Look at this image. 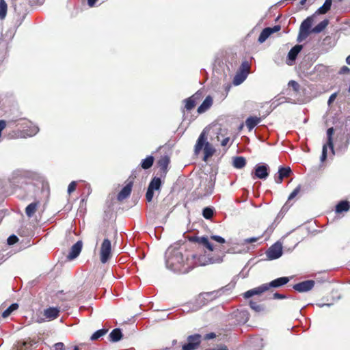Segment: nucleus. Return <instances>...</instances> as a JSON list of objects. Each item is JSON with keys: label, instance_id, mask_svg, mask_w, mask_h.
Returning <instances> with one entry per match:
<instances>
[{"label": "nucleus", "instance_id": "f257e3e1", "mask_svg": "<svg viewBox=\"0 0 350 350\" xmlns=\"http://www.w3.org/2000/svg\"><path fill=\"white\" fill-rule=\"evenodd\" d=\"M187 260L180 250H174L167 258L166 265L174 271H184L187 269L184 267Z\"/></svg>", "mask_w": 350, "mask_h": 350}, {"label": "nucleus", "instance_id": "f03ea898", "mask_svg": "<svg viewBox=\"0 0 350 350\" xmlns=\"http://www.w3.org/2000/svg\"><path fill=\"white\" fill-rule=\"evenodd\" d=\"M207 137L204 131H203L198 137L196 144L194 146V153L198 155L202 150L204 152V161H206L211 157L215 152V149L209 142H206Z\"/></svg>", "mask_w": 350, "mask_h": 350}, {"label": "nucleus", "instance_id": "7ed1b4c3", "mask_svg": "<svg viewBox=\"0 0 350 350\" xmlns=\"http://www.w3.org/2000/svg\"><path fill=\"white\" fill-rule=\"evenodd\" d=\"M111 242L109 239L106 238L101 243L100 249V260L102 263H106L111 258Z\"/></svg>", "mask_w": 350, "mask_h": 350}, {"label": "nucleus", "instance_id": "20e7f679", "mask_svg": "<svg viewBox=\"0 0 350 350\" xmlns=\"http://www.w3.org/2000/svg\"><path fill=\"white\" fill-rule=\"evenodd\" d=\"M202 342V336L199 334L190 335L187 338V342L182 346V350H196Z\"/></svg>", "mask_w": 350, "mask_h": 350}, {"label": "nucleus", "instance_id": "39448f33", "mask_svg": "<svg viewBox=\"0 0 350 350\" xmlns=\"http://www.w3.org/2000/svg\"><path fill=\"white\" fill-rule=\"evenodd\" d=\"M202 342V336L199 334L190 335L187 338V342L182 346V350H196Z\"/></svg>", "mask_w": 350, "mask_h": 350}, {"label": "nucleus", "instance_id": "423d86ee", "mask_svg": "<svg viewBox=\"0 0 350 350\" xmlns=\"http://www.w3.org/2000/svg\"><path fill=\"white\" fill-rule=\"evenodd\" d=\"M314 17V15L308 17V35L311 33H319L323 31L329 25V20L324 19L321 23H319L317 26H315L313 28H311Z\"/></svg>", "mask_w": 350, "mask_h": 350}, {"label": "nucleus", "instance_id": "0eeeda50", "mask_svg": "<svg viewBox=\"0 0 350 350\" xmlns=\"http://www.w3.org/2000/svg\"><path fill=\"white\" fill-rule=\"evenodd\" d=\"M269 167L267 164L261 163L255 166L254 172L252 173V178L259 179H266L269 174Z\"/></svg>", "mask_w": 350, "mask_h": 350}, {"label": "nucleus", "instance_id": "6e6552de", "mask_svg": "<svg viewBox=\"0 0 350 350\" xmlns=\"http://www.w3.org/2000/svg\"><path fill=\"white\" fill-rule=\"evenodd\" d=\"M291 174L293 172L289 166H280L278 173L274 175L275 182L281 184L284 178H288Z\"/></svg>", "mask_w": 350, "mask_h": 350}, {"label": "nucleus", "instance_id": "1a4fd4ad", "mask_svg": "<svg viewBox=\"0 0 350 350\" xmlns=\"http://www.w3.org/2000/svg\"><path fill=\"white\" fill-rule=\"evenodd\" d=\"M133 185V177L128 178L126 181V185L122 189V190L118 193L117 199L118 201L121 202L124 199L127 198L131 193L132 187Z\"/></svg>", "mask_w": 350, "mask_h": 350}, {"label": "nucleus", "instance_id": "9d476101", "mask_svg": "<svg viewBox=\"0 0 350 350\" xmlns=\"http://www.w3.org/2000/svg\"><path fill=\"white\" fill-rule=\"evenodd\" d=\"M203 97L202 92L198 91L191 96L184 100L185 105V108L187 111H190L196 105L197 103L199 102Z\"/></svg>", "mask_w": 350, "mask_h": 350}, {"label": "nucleus", "instance_id": "9b49d317", "mask_svg": "<svg viewBox=\"0 0 350 350\" xmlns=\"http://www.w3.org/2000/svg\"><path fill=\"white\" fill-rule=\"evenodd\" d=\"M268 259L275 260L282 255V246L280 243H275L271 245L266 252Z\"/></svg>", "mask_w": 350, "mask_h": 350}, {"label": "nucleus", "instance_id": "f8f14e48", "mask_svg": "<svg viewBox=\"0 0 350 350\" xmlns=\"http://www.w3.org/2000/svg\"><path fill=\"white\" fill-rule=\"evenodd\" d=\"M303 49V45L296 44L288 53L286 64L288 66H293L295 64L297 55Z\"/></svg>", "mask_w": 350, "mask_h": 350}, {"label": "nucleus", "instance_id": "ddd939ff", "mask_svg": "<svg viewBox=\"0 0 350 350\" xmlns=\"http://www.w3.org/2000/svg\"><path fill=\"white\" fill-rule=\"evenodd\" d=\"M188 239L191 242L198 243V244L203 245L210 252H213L215 249L213 245L208 241L207 237L191 236L189 237Z\"/></svg>", "mask_w": 350, "mask_h": 350}, {"label": "nucleus", "instance_id": "4468645a", "mask_svg": "<svg viewBox=\"0 0 350 350\" xmlns=\"http://www.w3.org/2000/svg\"><path fill=\"white\" fill-rule=\"evenodd\" d=\"M170 159L167 155H164L161 157L157 162V165L159 167V175L161 177L163 178L166 176L167 172V167L170 164Z\"/></svg>", "mask_w": 350, "mask_h": 350}, {"label": "nucleus", "instance_id": "2eb2a0df", "mask_svg": "<svg viewBox=\"0 0 350 350\" xmlns=\"http://www.w3.org/2000/svg\"><path fill=\"white\" fill-rule=\"evenodd\" d=\"M281 29V26L279 25H275L273 27H266L261 31L258 41L260 43H263L272 33L279 31Z\"/></svg>", "mask_w": 350, "mask_h": 350}, {"label": "nucleus", "instance_id": "dca6fc26", "mask_svg": "<svg viewBox=\"0 0 350 350\" xmlns=\"http://www.w3.org/2000/svg\"><path fill=\"white\" fill-rule=\"evenodd\" d=\"M268 286L265 284H262V285L250 289L243 293V297L245 299L250 298L254 295H260L263 293L268 291Z\"/></svg>", "mask_w": 350, "mask_h": 350}, {"label": "nucleus", "instance_id": "f3484780", "mask_svg": "<svg viewBox=\"0 0 350 350\" xmlns=\"http://www.w3.org/2000/svg\"><path fill=\"white\" fill-rule=\"evenodd\" d=\"M83 247V242L81 241H78L75 244H74L67 256V259L69 260H72L76 258L81 252Z\"/></svg>", "mask_w": 350, "mask_h": 350}, {"label": "nucleus", "instance_id": "a211bd4d", "mask_svg": "<svg viewBox=\"0 0 350 350\" xmlns=\"http://www.w3.org/2000/svg\"><path fill=\"white\" fill-rule=\"evenodd\" d=\"M290 281V278L288 277H281L277 279H275L271 281L269 283H266V285L268 286L269 291L271 288H279L282 286H284Z\"/></svg>", "mask_w": 350, "mask_h": 350}, {"label": "nucleus", "instance_id": "6ab92c4d", "mask_svg": "<svg viewBox=\"0 0 350 350\" xmlns=\"http://www.w3.org/2000/svg\"><path fill=\"white\" fill-rule=\"evenodd\" d=\"M304 194V187L301 185H297L290 193L285 206H288L294 199H298Z\"/></svg>", "mask_w": 350, "mask_h": 350}, {"label": "nucleus", "instance_id": "aec40b11", "mask_svg": "<svg viewBox=\"0 0 350 350\" xmlns=\"http://www.w3.org/2000/svg\"><path fill=\"white\" fill-rule=\"evenodd\" d=\"M59 308L50 307L44 310V316L49 320H54L59 317Z\"/></svg>", "mask_w": 350, "mask_h": 350}, {"label": "nucleus", "instance_id": "412c9836", "mask_svg": "<svg viewBox=\"0 0 350 350\" xmlns=\"http://www.w3.org/2000/svg\"><path fill=\"white\" fill-rule=\"evenodd\" d=\"M213 100L211 96H207L202 103L198 108V113H202L207 111L213 105Z\"/></svg>", "mask_w": 350, "mask_h": 350}, {"label": "nucleus", "instance_id": "4be33fe9", "mask_svg": "<svg viewBox=\"0 0 350 350\" xmlns=\"http://www.w3.org/2000/svg\"><path fill=\"white\" fill-rule=\"evenodd\" d=\"M260 118L256 116H250L245 120V125L248 130L252 131L258 124L260 122Z\"/></svg>", "mask_w": 350, "mask_h": 350}, {"label": "nucleus", "instance_id": "5701e85b", "mask_svg": "<svg viewBox=\"0 0 350 350\" xmlns=\"http://www.w3.org/2000/svg\"><path fill=\"white\" fill-rule=\"evenodd\" d=\"M350 205L349 202L347 200H342L339 202L336 206L335 211L336 213H342L343 212H347L349 210Z\"/></svg>", "mask_w": 350, "mask_h": 350}, {"label": "nucleus", "instance_id": "b1692460", "mask_svg": "<svg viewBox=\"0 0 350 350\" xmlns=\"http://www.w3.org/2000/svg\"><path fill=\"white\" fill-rule=\"evenodd\" d=\"M40 204L38 201L29 204L25 208V213L28 217H31L36 212L38 207Z\"/></svg>", "mask_w": 350, "mask_h": 350}, {"label": "nucleus", "instance_id": "393cba45", "mask_svg": "<svg viewBox=\"0 0 350 350\" xmlns=\"http://www.w3.org/2000/svg\"><path fill=\"white\" fill-rule=\"evenodd\" d=\"M306 38V19L304 20L300 25L299 33L297 37V41L301 42Z\"/></svg>", "mask_w": 350, "mask_h": 350}, {"label": "nucleus", "instance_id": "a878e982", "mask_svg": "<svg viewBox=\"0 0 350 350\" xmlns=\"http://www.w3.org/2000/svg\"><path fill=\"white\" fill-rule=\"evenodd\" d=\"M161 178L162 177H161V176L160 177H154L150 182V183L148 185V187L153 189L154 191L159 190L161 187V185H162Z\"/></svg>", "mask_w": 350, "mask_h": 350}, {"label": "nucleus", "instance_id": "bb28decb", "mask_svg": "<svg viewBox=\"0 0 350 350\" xmlns=\"http://www.w3.org/2000/svg\"><path fill=\"white\" fill-rule=\"evenodd\" d=\"M154 159L152 156H148L146 159H143L141 162V167L144 170L150 169L153 163Z\"/></svg>", "mask_w": 350, "mask_h": 350}, {"label": "nucleus", "instance_id": "cd10ccee", "mask_svg": "<svg viewBox=\"0 0 350 350\" xmlns=\"http://www.w3.org/2000/svg\"><path fill=\"white\" fill-rule=\"evenodd\" d=\"M122 337L121 330L118 328L114 329L109 334V340L112 342H118Z\"/></svg>", "mask_w": 350, "mask_h": 350}, {"label": "nucleus", "instance_id": "c85d7f7f", "mask_svg": "<svg viewBox=\"0 0 350 350\" xmlns=\"http://www.w3.org/2000/svg\"><path fill=\"white\" fill-rule=\"evenodd\" d=\"M246 165V160L243 157H236L233 159V166L237 169H241Z\"/></svg>", "mask_w": 350, "mask_h": 350}, {"label": "nucleus", "instance_id": "c756f323", "mask_svg": "<svg viewBox=\"0 0 350 350\" xmlns=\"http://www.w3.org/2000/svg\"><path fill=\"white\" fill-rule=\"evenodd\" d=\"M332 3V0H325L323 5L317 10L316 13L320 14H326L330 10Z\"/></svg>", "mask_w": 350, "mask_h": 350}, {"label": "nucleus", "instance_id": "7c9ffc66", "mask_svg": "<svg viewBox=\"0 0 350 350\" xmlns=\"http://www.w3.org/2000/svg\"><path fill=\"white\" fill-rule=\"evenodd\" d=\"M290 90H292L295 96L298 95L300 93L301 88L299 84L295 81L291 80L288 83Z\"/></svg>", "mask_w": 350, "mask_h": 350}, {"label": "nucleus", "instance_id": "2f4dec72", "mask_svg": "<svg viewBox=\"0 0 350 350\" xmlns=\"http://www.w3.org/2000/svg\"><path fill=\"white\" fill-rule=\"evenodd\" d=\"M8 5L5 0H0V20H3L7 15Z\"/></svg>", "mask_w": 350, "mask_h": 350}, {"label": "nucleus", "instance_id": "473e14b6", "mask_svg": "<svg viewBox=\"0 0 350 350\" xmlns=\"http://www.w3.org/2000/svg\"><path fill=\"white\" fill-rule=\"evenodd\" d=\"M250 64L247 61H244L242 62L238 71L247 77V75L250 73Z\"/></svg>", "mask_w": 350, "mask_h": 350}, {"label": "nucleus", "instance_id": "72a5a7b5", "mask_svg": "<svg viewBox=\"0 0 350 350\" xmlns=\"http://www.w3.org/2000/svg\"><path fill=\"white\" fill-rule=\"evenodd\" d=\"M247 76L237 71V74L234 77L233 83L235 85H239L241 83H242L245 80Z\"/></svg>", "mask_w": 350, "mask_h": 350}, {"label": "nucleus", "instance_id": "f704fd0d", "mask_svg": "<svg viewBox=\"0 0 350 350\" xmlns=\"http://www.w3.org/2000/svg\"><path fill=\"white\" fill-rule=\"evenodd\" d=\"M18 308V305L17 304H11L3 313L2 317L3 318H7L9 317L11 313L16 310Z\"/></svg>", "mask_w": 350, "mask_h": 350}, {"label": "nucleus", "instance_id": "c9c22d12", "mask_svg": "<svg viewBox=\"0 0 350 350\" xmlns=\"http://www.w3.org/2000/svg\"><path fill=\"white\" fill-rule=\"evenodd\" d=\"M250 306L253 310L258 312H262L265 310L263 305L258 304L257 302L252 300L250 301Z\"/></svg>", "mask_w": 350, "mask_h": 350}, {"label": "nucleus", "instance_id": "e433bc0d", "mask_svg": "<svg viewBox=\"0 0 350 350\" xmlns=\"http://www.w3.org/2000/svg\"><path fill=\"white\" fill-rule=\"evenodd\" d=\"M107 329H100L99 330H97L92 335L90 339L92 340H98L99 338L104 336L107 332Z\"/></svg>", "mask_w": 350, "mask_h": 350}, {"label": "nucleus", "instance_id": "4c0bfd02", "mask_svg": "<svg viewBox=\"0 0 350 350\" xmlns=\"http://www.w3.org/2000/svg\"><path fill=\"white\" fill-rule=\"evenodd\" d=\"M334 129L332 127L329 128L327 131V144L331 149H333L334 144L332 140V136L334 135Z\"/></svg>", "mask_w": 350, "mask_h": 350}, {"label": "nucleus", "instance_id": "58836bf2", "mask_svg": "<svg viewBox=\"0 0 350 350\" xmlns=\"http://www.w3.org/2000/svg\"><path fill=\"white\" fill-rule=\"evenodd\" d=\"M213 209L210 207H206L202 211V215L206 219H210L213 217Z\"/></svg>", "mask_w": 350, "mask_h": 350}, {"label": "nucleus", "instance_id": "ea45409f", "mask_svg": "<svg viewBox=\"0 0 350 350\" xmlns=\"http://www.w3.org/2000/svg\"><path fill=\"white\" fill-rule=\"evenodd\" d=\"M295 291L298 292H306V281H303L298 284H296L293 287Z\"/></svg>", "mask_w": 350, "mask_h": 350}, {"label": "nucleus", "instance_id": "a19ab883", "mask_svg": "<svg viewBox=\"0 0 350 350\" xmlns=\"http://www.w3.org/2000/svg\"><path fill=\"white\" fill-rule=\"evenodd\" d=\"M323 282L324 280H317L316 281L313 280H308V291H310L315 284L320 286Z\"/></svg>", "mask_w": 350, "mask_h": 350}, {"label": "nucleus", "instance_id": "79ce46f5", "mask_svg": "<svg viewBox=\"0 0 350 350\" xmlns=\"http://www.w3.org/2000/svg\"><path fill=\"white\" fill-rule=\"evenodd\" d=\"M154 196V190L148 187V189L146 193V200L150 202L152 201Z\"/></svg>", "mask_w": 350, "mask_h": 350}, {"label": "nucleus", "instance_id": "37998d69", "mask_svg": "<svg viewBox=\"0 0 350 350\" xmlns=\"http://www.w3.org/2000/svg\"><path fill=\"white\" fill-rule=\"evenodd\" d=\"M211 239L214 240L221 244L226 243V240L223 237L218 236V235L211 236Z\"/></svg>", "mask_w": 350, "mask_h": 350}, {"label": "nucleus", "instance_id": "c03bdc74", "mask_svg": "<svg viewBox=\"0 0 350 350\" xmlns=\"http://www.w3.org/2000/svg\"><path fill=\"white\" fill-rule=\"evenodd\" d=\"M77 183L75 181H72L68 187V193H71L76 190Z\"/></svg>", "mask_w": 350, "mask_h": 350}, {"label": "nucleus", "instance_id": "a18cd8bd", "mask_svg": "<svg viewBox=\"0 0 350 350\" xmlns=\"http://www.w3.org/2000/svg\"><path fill=\"white\" fill-rule=\"evenodd\" d=\"M18 239L16 235H11L8 239V243L9 245H13L18 242Z\"/></svg>", "mask_w": 350, "mask_h": 350}, {"label": "nucleus", "instance_id": "49530a36", "mask_svg": "<svg viewBox=\"0 0 350 350\" xmlns=\"http://www.w3.org/2000/svg\"><path fill=\"white\" fill-rule=\"evenodd\" d=\"M271 298L274 299H282L286 298V296L284 294H281L279 293H275L273 294Z\"/></svg>", "mask_w": 350, "mask_h": 350}, {"label": "nucleus", "instance_id": "de8ad7c7", "mask_svg": "<svg viewBox=\"0 0 350 350\" xmlns=\"http://www.w3.org/2000/svg\"><path fill=\"white\" fill-rule=\"evenodd\" d=\"M39 131V129L38 126H33L31 127L30 129V133L27 134L28 136H33L35 135Z\"/></svg>", "mask_w": 350, "mask_h": 350}, {"label": "nucleus", "instance_id": "09e8293b", "mask_svg": "<svg viewBox=\"0 0 350 350\" xmlns=\"http://www.w3.org/2000/svg\"><path fill=\"white\" fill-rule=\"evenodd\" d=\"M337 95H338V93L337 92H335V93H333L329 98L328 99V101H327V104L329 106H330L333 102L335 100V99L337 97Z\"/></svg>", "mask_w": 350, "mask_h": 350}, {"label": "nucleus", "instance_id": "8fccbe9b", "mask_svg": "<svg viewBox=\"0 0 350 350\" xmlns=\"http://www.w3.org/2000/svg\"><path fill=\"white\" fill-rule=\"evenodd\" d=\"M215 337H216V334L213 332H211V333L206 334L204 336V340H208L213 339Z\"/></svg>", "mask_w": 350, "mask_h": 350}, {"label": "nucleus", "instance_id": "3c124183", "mask_svg": "<svg viewBox=\"0 0 350 350\" xmlns=\"http://www.w3.org/2000/svg\"><path fill=\"white\" fill-rule=\"evenodd\" d=\"M55 350H65L64 344L63 342H57L54 345Z\"/></svg>", "mask_w": 350, "mask_h": 350}, {"label": "nucleus", "instance_id": "603ef678", "mask_svg": "<svg viewBox=\"0 0 350 350\" xmlns=\"http://www.w3.org/2000/svg\"><path fill=\"white\" fill-rule=\"evenodd\" d=\"M340 73L341 74H349L350 73V68H348L346 66H342L340 68Z\"/></svg>", "mask_w": 350, "mask_h": 350}, {"label": "nucleus", "instance_id": "864d4df0", "mask_svg": "<svg viewBox=\"0 0 350 350\" xmlns=\"http://www.w3.org/2000/svg\"><path fill=\"white\" fill-rule=\"evenodd\" d=\"M229 140H230V138L229 137H225L224 139H222V141L221 142V145L222 146H226L228 143L229 142Z\"/></svg>", "mask_w": 350, "mask_h": 350}, {"label": "nucleus", "instance_id": "5fc2aeb1", "mask_svg": "<svg viewBox=\"0 0 350 350\" xmlns=\"http://www.w3.org/2000/svg\"><path fill=\"white\" fill-rule=\"evenodd\" d=\"M98 0H88V4L90 7H94Z\"/></svg>", "mask_w": 350, "mask_h": 350}, {"label": "nucleus", "instance_id": "6e6d98bb", "mask_svg": "<svg viewBox=\"0 0 350 350\" xmlns=\"http://www.w3.org/2000/svg\"><path fill=\"white\" fill-rule=\"evenodd\" d=\"M326 157H327V148H326V146H323L322 157H323V159H325V158H326Z\"/></svg>", "mask_w": 350, "mask_h": 350}, {"label": "nucleus", "instance_id": "4d7b16f0", "mask_svg": "<svg viewBox=\"0 0 350 350\" xmlns=\"http://www.w3.org/2000/svg\"><path fill=\"white\" fill-rule=\"evenodd\" d=\"M258 239V238H250V239H247L246 240V241L247 243H254V242L257 241Z\"/></svg>", "mask_w": 350, "mask_h": 350}, {"label": "nucleus", "instance_id": "13d9d810", "mask_svg": "<svg viewBox=\"0 0 350 350\" xmlns=\"http://www.w3.org/2000/svg\"><path fill=\"white\" fill-rule=\"evenodd\" d=\"M131 176L133 177V180L136 178L137 177V174H136V171H133L131 174L130 175V176L129 178H131Z\"/></svg>", "mask_w": 350, "mask_h": 350}, {"label": "nucleus", "instance_id": "bf43d9fd", "mask_svg": "<svg viewBox=\"0 0 350 350\" xmlns=\"http://www.w3.org/2000/svg\"><path fill=\"white\" fill-rule=\"evenodd\" d=\"M346 62L350 65V55L346 58Z\"/></svg>", "mask_w": 350, "mask_h": 350}, {"label": "nucleus", "instance_id": "052dcab7", "mask_svg": "<svg viewBox=\"0 0 350 350\" xmlns=\"http://www.w3.org/2000/svg\"><path fill=\"white\" fill-rule=\"evenodd\" d=\"M2 260H3V256H1V255L0 254V264L2 262Z\"/></svg>", "mask_w": 350, "mask_h": 350}, {"label": "nucleus", "instance_id": "680f3d73", "mask_svg": "<svg viewBox=\"0 0 350 350\" xmlns=\"http://www.w3.org/2000/svg\"><path fill=\"white\" fill-rule=\"evenodd\" d=\"M74 350H79V347L77 346H75L74 348Z\"/></svg>", "mask_w": 350, "mask_h": 350}, {"label": "nucleus", "instance_id": "e2e57ef3", "mask_svg": "<svg viewBox=\"0 0 350 350\" xmlns=\"http://www.w3.org/2000/svg\"><path fill=\"white\" fill-rule=\"evenodd\" d=\"M306 0H301L300 3L303 4Z\"/></svg>", "mask_w": 350, "mask_h": 350}, {"label": "nucleus", "instance_id": "0e129e2a", "mask_svg": "<svg viewBox=\"0 0 350 350\" xmlns=\"http://www.w3.org/2000/svg\"><path fill=\"white\" fill-rule=\"evenodd\" d=\"M348 92L350 93V85H349V87L348 88Z\"/></svg>", "mask_w": 350, "mask_h": 350}]
</instances>
